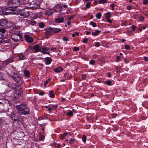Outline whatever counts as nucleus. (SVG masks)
Here are the masks:
<instances>
[{
  "label": "nucleus",
  "instance_id": "nucleus-36",
  "mask_svg": "<svg viewBox=\"0 0 148 148\" xmlns=\"http://www.w3.org/2000/svg\"><path fill=\"white\" fill-rule=\"evenodd\" d=\"M13 27L16 29H18L20 28V27L16 25H13Z\"/></svg>",
  "mask_w": 148,
  "mask_h": 148
},
{
  "label": "nucleus",
  "instance_id": "nucleus-11",
  "mask_svg": "<svg viewBox=\"0 0 148 148\" xmlns=\"http://www.w3.org/2000/svg\"><path fill=\"white\" fill-rule=\"evenodd\" d=\"M52 33V31H51V28L50 27L49 29H47L45 33V34L47 36H49L51 35Z\"/></svg>",
  "mask_w": 148,
  "mask_h": 148
},
{
  "label": "nucleus",
  "instance_id": "nucleus-14",
  "mask_svg": "<svg viewBox=\"0 0 148 148\" xmlns=\"http://www.w3.org/2000/svg\"><path fill=\"white\" fill-rule=\"evenodd\" d=\"M51 29L52 32L54 33H58L61 31V29L59 28H51Z\"/></svg>",
  "mask_w": 148,
  "mask_h": 148
},
{
  "label": "nucleus",
  "instance_id": "nucleus-38",
  "mask_svg": "<svg viewBox=\"0 0 148 148\" xmlns=\"http://www.w3.org/2000/svg\"><path fill=\"white\" fill-rule=\"evenodd\" d=\"M45 107L47 108L48 109V110L49 111V112H50L51 110L52 109V108L51 107H50V106H45Z\"/></svg>",
  "mask_w": 148,
  "mask_h": 148
},
{
  "label": "nucleus",
  "instance_id": "nucleus-4",
  "mask_svg": "<svg viewBox=\"0 0 148 148\" xmlns=\"http://www.w3.org/2000/svg\"><path fill=\"white\" fill-rule=\"evenodd\" d=\"M11 25L10 23L5 19H0V26L8 27Z\"/></svg>",
  "mask_w": 148,
  "mask_h": 148
},
{
  "label": "nucleus",
  "instance_id": "nucleus-19",
  "mask_svg": "<svg viewBox=\"0 0 148 148\" xmlns=\"http://www.w3.org/2000/svg\"><path fill=\"white\" fill-rule=\"evenodd\" d=\"M54 71L56 73H59L61 71H62L63 70L62 68L61 67H59L56 69H54Z\"/></svg>",
  "mask_w": 148,
  "mask_h": 148
},
{
  "label": "nucleus",
  "instance_id": "nucleus-49",
  "mask_svg": "<svg viewBox=\"0 0 148 148\" xmlns=\"http://www.w3.org/2000/svg\"><path fill=\"white\" fill-rule=\"evenodd\" d=\"M88 42V39L87 38L83 39V42L84 43H86Z\"/></svg>",
  "mask_w": 148,
  "mask_h": 148
},
{
  "label": "nucleus",
  "instance_id": "nucleus-35",
  "mask_svg": "<svg viewBox=\"0 0 148 148\" xmlns=\"http://www.w3.org/2000/svg\"><path fill=\"white\" fill-rule=\"evenodd\" d=\"M45 137L43 135H40L39 136V139L40 140H42L44 139Z\"/></svg>",
  "mask_w": 148,
  "mask_h": 148
},
{
  "label": "nucleus",
  "instance_id": "nucleus-37",
  "mask_svg": "<svg viewBox=\"0 0 148 148\" xmlns=\"http://www.w3.org/2000/svg\"><path fill=\"white\" fill-rule=\"evenodd\" d=\"M130 48V46L128 45H125V49H129Z\"/></svg>",
  "mask_w": 148,
  "mask_h": 148
},
{
  "label": "nucleus",
  "instance_id": "nucleus-48",
  "mask_svg": "<svg viewBox=\"0 0 148 148\" xmlns=\"http://www.w3.org/2000/svg\"><path fill=\"white\" fill-rule=\"evenodd\" d=\"M52 109L53 110H55L56 109L57 106L56 105H54V106H52Z\"/></svg>",
  "mask_w": 148,
  "mask_h": 148
},
{
  "label": "nucleus",
  "instance_id": "nucleus-32",
  "mask_svg": "<svg viewBox=\"0 0 148 148\" xmlns=\"http://www.w3.org/2000/svg\"><path fill=\"white\" fill-rule=\"evenodd\" d=\"M91 4L90 3H88L86 5V8H89L90 7Z\"/></svg>",
  "mask_w": 148,
  "mask_h": 148
},
{
  "label": "nucleus",
  "instance_id": "nucleus-52",
  "mask_svg": "<svg viewBox=\"0 0 148 148\" xmlns=\"http://www.w3.org/2000/svg\"><path fill=\"white\" fill-rule=\"evenodd\" d=\"M127 8L128 10H131L132 9V6H131L128 5L127 6Z\"/></svg>",
  "mask_w": 148,
  "mask_h": 148
},
{
  "label": "nucleus",
  "instance_id": "nucleus-57",
  "mask_svg": "<svg viewBox=\"0 0 148 148\" xmlns=\"http://www.w3.org/2000/svg\"><path fill=\"white\" fill-rule=\"evenodd\" d=\"M44 92H39V95H40L42 96L44 95Z\"/></svg>",
  "mask_w": 148,
  "mask_h": 148
},
{
  "label": "nucleus",
  "instance_id": "nucleus-60",
  "mask_svg": "<svg viewBox=\"0 0 148 148\" xmlns=\"http://www.w3.org/2000/svg\"><path fill=\"white\" fill-rule=\"evenodd\" d=\"M110 6L111 7L113 8H114L115 6V5L113 4H112L110 5ZM112 10H113V8H112Z\"/></svg>",
  "mask_w": 148,
  "mask_h": 148
},
{
  "label": "nucleus",
  "instance_id": "nucleus-27",
  "mask_svg": "<svg viewBox=\"0 0 148 148\" xmlns=\"http://www.w3.org/2000/svg\"><path fill=\"white\" fill-rule=\"evenodd\" d=\"M101 14L100 12H99L96 14V17L98 19H100L101 16Z\"/></svg>",
  "mask_w": 148,
  "mask_h": 148
},
{
  "label": "nucleus",
  "instance_id": "nucleus-55",
  "mask_svg": "<svg viewBox=\"0 0 148 148\" xmlns=\"http://www.w3.org/2000/svg\"><path fill=\"white\" fill-rule=\"evenodd\" d=\"M121 59V58L119 56H117L116 57V60L117 62L119 61Z\"/></svg>",
  "mask_w": 148,
  "mask_h": 148
},
{
  "label": "nucleus",
  "instance_id": "nucleus-24",
  "mask_svg": "<svg viewBox=\"0 0 148 148\" xmlns=\"http://www.w3.org/2000/svg\"><path fill=\"white\" fill-rule=\"evenodd\" d=\"M18 56L20 60H23L25 59L24 55L22 54H21L18 55Z\"/></svg>",
  "mask_w": 148,
  "mask_h": 148
},
{
  "label": "nucleus",
  "instance_id": "nucleus-53",
  "mask_svg": "<svg viewBox=\"0 0 148 148\" xmlns=\"http://www.w3.org/2000/svg\"><path fill=\"white\" fill-rule=\"evenodd\" d=\"M82 77L83 79H85L86 77V75L83 74L82 75Z\"/></svg>",
  "mask_w": 148,
  "mask_h": 148
},
{
  "label": "nucleus",
  "instance_id": "nucleus-61",
  "mask_svg": "<svg viewBox=\"0 0 148 148\" xmlns=\"http://www.w3.org/2000/svg\"><path fill=\"white\" fill-rule=\"evenodd\" d=\"M86 34V35H89L90 34L91 32H90L86 31L85 32Z\"/></svg>",
  "mask_w": 148,
  "mask_h": 148
},
{
  "label": "nucleus",
  "instance_id": "nucleus-63",
  "mask_svg": "<svg viewBox=\"0 0 148 148\" xmlns=\"http://www.w3.org/2000/svg\"><path fill=\"white\" fill-rule=\"evenodd\" d=\"M144 60L145 61H148V58L147 57H144Z\"/></svg>",
  "mask_w": 148,
  "mask_h": 148
},
{
  "label": "nucleus",
  "instance_id": "nucleus-34",
  "mask_svg": "<svg viewBox=\"0 0 148 148\" xmlns=\"http://www.w3.org/2000/svg\"><path fill=\"white\" fill-rule=\"evenodd\" d=\"M39 26L40 27L42 28L44 26V24L42 22H41L39 23Z\"/></svg>",
  "mask_w": 148,
  "mask_h": 148
},
{
  "label": "nucleus",
  "instance_id": "nucleus-23",
  "mask_svg": "<svg viewBox=\"0 0 148 148\" xmlns=\"http://www.w3.org/2000/svg\"><path fill=\"white\" fill-rule=\"evenodd\" d=\"M67 7V5H63L62 4H61V11L62 10H64Z\"/></svg>",
  "mask_w": 148,
  "mask_h": 148
},
{
  "label": "nucleus",
  "instance_id": "nucleus-12",
  "mask_svg": "<svg viewBox=\"0 0 148 148\" xmlns=\"http://www.w3.org/2000/svg\"><path fill=\"white\" fill-rule=\"evenodd\" d=\"M55 22L56 23H62L64 21V18L63 17L58 18H55Z\"/></svg>",
  "mask_w": 148,
  "mask_h": 148
},
{
  "label": "nucleus",
  "instance_id": "nucleus-20",
  "mask_svg": "<svg viewBox=\"0 0 148 148\" xmlns=\"http://www.w3.org/2000/svg\"><path fill=\"white\" fill-rule=\"evenodd\" d=\"M45 60H46V64H50L51 62V59L49 57L46 58Z\"/></svg>",
  "mask_w": 148,
  "mask_h": 148
},
{
  "label": "nucleus",
  "instance_id": "nucleus-13",
  "mask_svg": "<svg viewBox=\"0 0 148 148\" xmlns=\"http://www.w3.org/2000/svg\"><path fill=\"white\" fill-rule=\"evenodd\" d=\"M20 15L23 18H25L29 16V13L28 11H25L24 12L21 13Z\"/></svg>",
  "mask_w": 148,
  "mask_h": 148
},
{
  "label": "nucleus",
  "instance_id": "nucleus-33",
  "mask_svg": "<svg viewBox=\"0 0 148 148\" xmlns=\"http://www.w3.org/2000/svg\"><path fill=\"white\" fill-rule=\"evenodd\" d=\"M86 136L84 135L82 138V141L84 142L85 143L86 141Z\"/></svg>",
  "mask_w": 148,
  "mask_h": 148
},
{
  "label": "nucleus",
  "instance_id": "nucleus-54",
  "mask_svg": "<svg viewBox=\"0 0 148 148\" xmlns=\"http://www.w3.org/2000/svg\"><path fill=\"white\" fill-rule=\"evenodd\" d=\"M107 0H101V1L100 2V3H105L107 2Z\"/></svg>",
  "mask_w": 148,
  "mask_h": 148
},
{
  "label": "nucleus",
  "instance_id": "nucleus-64",
  "mask_svg": "<svg viewBox=\"0 0 148 148\" xmlns=\"http://www.w3.org/2000/svg\"><path fill=\"white\" fill-rule=\"evenodd\" d=\"M107 76H108V77H110L111 76V75L110 74V73H108Z\"/></svg>",
  "mask_w": 148,
  "mask_h": 148
},
{
  "label": "nucleus",
  "instance_id": "nucleus-47",
  "mask_svg": "<svg viewBox=\"0 0 148 148\" xmlns=\"http://www.w3.org/2000/svg\"><path fill=\"white\" fill-rule=\"evenodd\" d=\"M100 45V43L98 42H96L95 43V46L97 47H99Z\"/></svg>",
  "mask_w": 148,
  "mask_h": 148
},
{
  "label": "nucleus",
  "instance_id": "nucleus-40",
  "mask_svg": "<svg viewBox=\"0 0 148 148\" xmlns=\"http://www.w3.org/2000/svg\"><path fill=\"white\" fill-rule=\"evenodd\" d=\"M67 114L69 116H73V112L71 111H70L67 113Z\"/></svg>",
  "mask_w": 148,
  "mask_h": 148
},
{
  "label": "nucleus",
  "instance_id": "nucleus-59",
  "mask_svg": "<svg viewBox=\"0 0 148 148\" xmlns=\"http://www.w3.org/2000/svg\"><path fill=\"white\" fill-rule=\"evenodd\" d=\"M131 28L134 31L136 28V26L134 25H132L131 26Z\"/></svg>",
  "mask_w": 148,
  "mask_h": 148
},
{
  "label": "nucleus",
  "instance_id": "nucleus-39",
  "mask_svg": "<svg viewBox=\"0 0 148 148\" xmlns=\"http://www.w3.org/2000/svg\"><path fill=\"white\" fill-rule=\"evenodd\" d=\"M143 4L144 5H146L148 4V0H143Z\"/></svg>",
  "mask_w": 148,
  "mask_h": 148
},
{
  "label": "nucleus",
  "instance_id": "nucleus-17",
  "mask_svg": "<svg viewBox=\"0 0 148 148\" xmlns=\"http://www.w3.org/2000/svg\"><path fill=\"white\" fill-rule=\"evenodd\" d=\"M33 48L36 52H38L40 51V48L39 45L38 44L35 45L34 46Z\"/></svg>",
  "mask_w": 148,
  "mask_h": 148
},
{
  "label": "nucleus",
  "instance_id": "nucleus-62",
  "mask_svg": "<svg viewBox=\"0 0 148 148\" xmlns=\"http://www.w3.org/2000/svg\"><path fill=\"white\" fill-rule=\"evenodd\" d=\"M48 82L46 80L44 82V85L45 86H46V85L48 83Z\"/></svg>",
  "mask_w": 148,
  "mask_h": 148
},
{
  "label": "nucleus",
  "instance_id": "nucleus-9",
  "mask_svg": "<svg viewBox=\"0 0 148 148\" xmlns=\"http://www.w3.org/2000/svg\"><path fill=\"white\" fill-rule=\"evenodd\" d=\"M10 114L11 115V118L13 122L18 121V116L16 115L15 114L11 112Z\"/></svg>",
  "mask_w": 148,
  "mask_h": 148
},
{
  "label": "nucleus",
  "instance_id": "nucleus-7",
  "mask_svg": "<svg viewBox=\"0 0 148 148\" xmlns=\"http://www.w3.org/2000/svg\"><path fill=\"white\" fill-rule=\"evenodd\" d=\"M10 10L8 8H7L2 11V14L4 15H8L10 14H13V12H10Z\"/></svg>",
  "mask_w": 148,
  "mask_h": 148
},
{
  "label": "nucleus",
  "instance_id": "nucleus-46",
  "mask_svg": "<svg viewBox=\"0 0 148 148\" xmlns=\"http://www.w3.org/2000/svg\"><path fill=\"white\" fill-rule=\"evenodd\" d=\"M74 141V139H71L69 141V143L70 144H72Z\"/></svg>",
  "mask_w": 148,
  "mask_h": 148
},
{
  "label": "nucleus",
  "instance_id": "nucleus-3",
  "mask_svg": "<svg viewBox=\"0 0 148 148\" xmlns=\"http://www.w3.org/2000/svg\"><path fill=\"white\" fill-rule=\"evenodd\" d=\"M8 4L12 7H16L20 5V2L18 0H10Z\"/></svg>",
  "mask_w": 148,
  "mask_h": 148
},
{
  "label": "nucleus",
  "instance_id": "nucleus-2",
  "mask_svg": "<svg viewBox=\"0 0 148 148\" xmlns=\"http://www.w3.org/2000/svg\"><path fill=\"white\" fill-rule=\"evenodd\" d=\"M11 38L12 40L15 42H22L23 41L21 34L18 32L12 34L11 35Z\"/></svg>",
  "mask_w": 148,
  "mask_h": 148
},
{
  "label": "nucleus",
  "instance_id": "nucleus-26",
  "mask_svg": "<svg viewBox=\"0 0 148 148\" xmlns=\"http://www.w3.org/2000/svg\"><path fill=\"white\" fill-rule=\"evenodd\" d=\"M112 83L111 81L110 80L105 81L104 82V84H107L108 86H110Z\"/></svg>",
  "mask_w": 148,
  "mask_h": 148
},
{
  "label": "nucleus",
  "instance_id": "nucleus-25",
  "mask_svg": "<svg viewBox=\"0 0 148 148\" xmlns=\"http://www.w3.org/2000/svg\"><path fill=\"white\" fill-rule=\"evenodd\" d=\"M67 133H65L61 135L60 136V138L62 139H64L65 136L67 135Z\"/></svg>",
  "mask_w": 148,
  "mask_h": 148
},
{
  "label": "nucleus",
  "instance_id": "nucleus-41",
  "mask_svg": "<svg viewBox=\"0 0 148 148\" xmlns=\"http://www.w3.org/2000/svg\"><path fill=\"white\" fill-rule=\"evenodd\" d=\"M63 40L64 41H67L69 40V39L66 37H64L63 38Z\"/></svg>",
  "mask_w": 148,
  "mask_h": 148
},
{
  "label": "nucleus",
  "instance_id": "nucleus-21",
  "mask_svg": "<svg viewBox=\"0 0 148 148\" xmlns=\"http://www.w3.org/2000/svg\"><path fill=\"white\" fill-rule=\"evenodd\" d=\"M101 32V31L96 30L95 32H92V35L94 36H96L98 35Z\"/></svg>",
  "mask_w": 148,
  "mask_h": 148
},
{
  "label": "nucleus",
  "instance_id": "nucleus-51",
  "mask_svg": "<svg viewBox=\"0 0 148 148\" xmlns=\"http://www.w3.org/2000/svg\"><path fill=\"white\" fill-rule=\"evenodd\" d=\"M120 68L118 66H117L116 68V71L117 72H118L120 71Z\"/></svg>",
  "mask_w": 148,
  "mask_h": 148
},
{
  "label": "nucleus",
  "instance_id": "nucleus-8",
  "mask_svg": "<svg viewBox=\"0 0 148 148\" xmlns=\"http://www.w3.org/2000/svg\"><path fill=\"white\" fill-rule=\"evenodd\" d=\"M57 12V11L56 9H51L47 10L46 14L49 16L52 15L53 13Z\"/></svg>",
  "mask_w": 148,
  "mask_h": 148
},
{
  "label": "nucleus",
  "instance_id": "nucleus-43",
  "mask_svg": "<svg viewBox=\"0 0 148 148\" xmlns=\"http://www.w3.org/2000/svg\"><path fill=\"white\" fill-rule=\"evenodd\" d=\"M139 19L141 21H143L144 19V17L142 16H140L139 17Z\"/></svg>",
  "mask_w": 148,
  "mask_h": 148
},
{
  "label": "nucleus",
  "instance_id": "nucleus-15",
  "mask_svg": "<svg viewBox=\"0 0 148 148\" xmlns=\"http://www.w3.org/2000/svg\"><path fill=\"white\" fill-rule=\"evenodd\" d=\"M1 35L2 37H0V44L2 43H8V40H5L4 38L3 37V34H1Z\"/></svg>",
  "mask_w": 148,
  "mask_h": 148
},
{
  "label": "nucleus",
  "instance_id": "nucleus-56",
  "mask_svg": "<svg viewBox=\"0 0 148 148\" xmlns=\"http://www.w3.org/2000/svg\"><path fill=\"white\" fill-rule=\"evenodd\" d=\"M43 116L45 117V119H47V117L48 116V114H44Z\"/></svg>",
  "mask_w": 148,
  "mask_h": 148
},
{
  "label": "nucleus",
  "instance_id": "nucleus-6",
  "mask_svg": "<svg viewBox=\"0 0 148 148\" xmlns=\"http://www.w3.org/2000/svg\"><path fill=\"white\" fill-rule=\"evenodd\" d=\"M31 5H32L31 7L34 9H38L40 7L39 3L37 1H32L31 3Z\"/></svg>",
  "mask_w": 148,
  "mask_h": 148
},
{
  "label": "nucleus",
  "instance_id": "nucleus-1",
  "mask_svg": "<svg viewBox=\"0 0 148 148\" xmlns=\"http://www.w3.org/2000/svg\"><path fill=\"white\" fill-rule=\"evenodd\" d=\"M16 108L18 113L22 114L25 115L29 114L30 111L29 108L27 106L21 104L16 106Z\"/></svg>",
  "mask_w": 148,
  "mask_h": 148
},
{
  "label": "nucleus",
  "instance_id": "nucleus-45",
  "mask_svg": "<svg viewBox=\"0 0 148 148\" xmlns=\"http://www.w3.org/2000/svg\"><path fill=\"white\" fill-rule=\"evenodd\" d=\"M20 92H21L20 91H19L18 93L16 95V96L15 97H14L16 98H17L19 97V96Z\"/></svg>",
  "mask_w": 148,
  "mask_h": 148
},
{
  "label": "nucleus",
  "instance_id": "nucleus-28",
  "mask_svg": "<svg viewBox=\"0 0 148 148\" xmlns=\"http://www.w3.org/2000/svg\"><path fill=\"white\" fill-rule=\"evenodd\" d=\"M36 23V22L33 21H32L29 22V24L32 25H35Z\"/></svg>",
  "mask_w": 148,
  "mask_h": 148
},
{
  "label": "nucleus",
  "instance_id": "nucleus-22",
  "mask_svg": "<svg viewBox=\"0 0 148 148\" xmlns=\"http://www.w3.org/2000/svg\"><path fill=\"white\" fill-rule=\"evenodd\" d=\"M49 97H51L52 98H54V94L53 91L52 90H50L49 91Z\"/></svg>",
  "mask_w": 148,
  "mask_h": 148
},
{
  "label": "nucleus",
  "instance_id": "nucleus-18",
  "mask_svg": "<svg viewBox=\"0 0 148 148\" xmlns=\"http://www.w3.org/2000/svg\"><path fill=\"white\" fill-rule=\"evenodd\" d=\"M24 75L27 77H29L30 75V73L27 70H25L24 71Z\"/></svg>",
  "mask_w": 148,
  "mask_h": 148
},
{
  "label": "nucleus",
  "instance_id": "nucleus-31",
  "mask_svg": "<svg viewBox=\"0 0 148 148\" xmlns=\"http://www.w3.org/2000/svg\"><path fill=\"white\" fill-rule=\"evenodd\" d=\"M90 24L93 27H96L97 26V24L93 22H91L90 23Z\"/></svg>",
  "mask_w": 148,
  "mask_h": 148
},
{
  "label": "nucleus",
  "instance_id": "nucleus-58",
  "mask_svg": "<svg viewBox=\"0 0 148 148\" xmlns=\"http://www.w3.org/2000/svg\"><path fill=\"white\" fill-rule=\"evenodd\" d=\"M107 21L110 23L112 22V21L110 19V18H107Z\"/></svg>",
  "mask_w": 148,
  "mask_h": 148
},
{
  "label": "nucleus",
  "instance_id": "nucleus-30",
  "mask_svg": "<svg viewBox=\"0 0 148 148\" xmlns=\"http://www.w3.org/2000/svg\"><path fill=\"white\" fill-rule=\"evenodd\" d=\"M5 30L3 28H0V32L3 34H4L6 32Z\"/></svg>",
  "mask_w": 148,
  "mask_h": 148
},
{
  "label": "nucleus",
  "instance_id": "nucleus-16",
  "mask_svg": "<svg viewBox=\"0 0 148 148\" xmlns=\"http://www.w3.org/2000/svg\"><path fill=\"white\" fill-rule=\"evenodd\" d=\"M54 9H56L57 11V12L58 11H61V4H58L56 5L54 7Z\"/></svg>",
  "mask_w": 148,
  "mask_h": 148
},
{
  "label": "nucleus",
  "instance_id": "nucleus-5",
  "mask_svg": "<svg viewBox=\"0 0 148 148\" xmlns=\"http://www.w3.org/2000/svg\"><path fill=\"white\" fill-rule=\"evenodd\" d=\"M50 51L49 48L45 46L41 47L40 48V51L43 54H49Z\"/></svg>",
  "mask_w": 148,
  "mask_h": 148
},
{
  "label": "nucleus",
  "instance_id": "nucleus-10",
  "mask_svg": "<svg viewBox=\"0 0 148 148\" xmlns=\"http://www.w3.org/2000/svg\"><path fill=\"white\" fill-rule=\"evenodd\" d=\"M25 38L26 41L28 42H31L33 41L32 38L28 35H25Z\"/></svg>",
  "mask_w": 148,
  "mask_h": 148
},
{
  "label": "nucleus",
  "instance_id": "nucleus-44",
  "mask_svg": "<svg viewBox=\"0 0 148 148\" xmlns=\"http://www.w3.org/2000/svg\"><path fill=\"white\" fill-rule=\"evenodd\" d=\"M95 61L94 60H92L90 61V64L92 65H93L95 63Z\"/></svg>",
  "mask_w": 148,
  "mask_h": 148
},
{
  "label": "nucleus",
  "instance_id": "nucleus-29",
  "mask_svg": "<svg viewBox=\"0 0 148 148\" xmlns=\"http://www.w3.org/2000/svg\"><path fill=\"white\" fill-rule=\"evenodd\" d=\"M111 17V14L110 12H108L106 14V17L107 18H110Z\"/></svg>",
  "mask_w": 148,
  "mask_h": 148
},
{
  "label": "nucleus",
  "instance_id": "nucleus-42",
  "mask_svg": "<svg viewBox=\"0 0 148 148\" xmlns=\"http://www.w3.org/2000/svg\"><path fill=\"white\" fill-rule=\"evenodd\" d=\"M79 50V48L77 47H74L73 49V50L74 51H78Z\"/></svg>",
  "mask_w": 148,
  "mask_h": 148
},
{
  "label": "nucleus",
  "instance_id": "nucleus-50",
  "mask_svg": "<svg viewBox=\"0 0 148 148\" xmlns=\"http://www.w3.org/2000/svg\"><path fill=\"white\" fill-rule=\"evenodd\" d=\"M54 146L55 147H59V146H60V145H59V144H57L56 143H54Z\"/></svg>",
  "mask_w": 148,
  "mask_h": 148
}]
</instances>
